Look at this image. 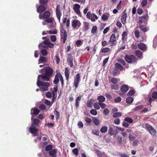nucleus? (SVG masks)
<instances>
[{"label": "nucleus", "instance_id": "47", "mask_svg": "<svg viewBox=\"0 0 157 157\" xmlns=\"http://www.w3.org/2000/svg\"><path fill=\"white\" fill-rule=\"evenodd\" d=\"M125 120L129 123H131L133 122V120L130 117H127L125 118Z\"/></svg>", "mask_w": 157, "mask_h": 157}, {"label": "nucleus", "instance_id": "10", "mask_svg": "<svg viewBox=\"0 0 157 157\" xmlns=\"http://www.w3.org/2000/svg\"><path fill=\"white\" fill-rule=\"evenodd\" d=\"M115 36L114 34H113L111 36L109 40V44H111V45L113 46L115 45L117 43V41L115 39Z\"/></svg>", "mask_w": 157, "mask_h": 157}, {"label": "nucleus", "instance_id": "36", "mask_svg": "<svg viewBox=\"0 0 157 157\" xmlns=\"http://www.w3.org/2000/svg\"><path fill=\"white\" fill-rule=\"evenodd\" d=\"M109 17V14L108 15L103 14L101 16V19L103 21H106L108 20Z\"/></svg>", "mask_w": 157, "mask_h": 157}, {"label": "nucleus", "instance_id": "29", "mask_svg": "<svg viewBox=\"0 0 157 157\" xmlns=\"http://www.w3.org/2000/svg\"><path fill=\"white\" fill-rule=\"evenodd\" d=\"M50 16V12L48 11H45L43 14V17L44 18H48Z\"/></svg>", "mask_w": 157, "mask_h": 157}, {"label": "nucleus", "instance_id": "6", "mask_svg": "<svg viewBox=\"0 0 157 157\" xmlns=\"http://www.w3.org/2000/svg\"><path fill=\"white\" fill-rule=\"evenodd\" d=\"M44 71L45 75L51 76L53 73V70L51 67H48L44 68Z\"/></svg>", "mask_w": 157, "mask_h": 157}, {"label": "nucleus", "instance_id": "44", "mask_svg": "<svg viewBox=\"0 0 157 157\" xmlns=\"http://www.w3.org/2000/svg\"><path fill=\"white\" fill-rule=\"evenodd\" d=\"M147 4V0H143L141 2V5L142 7H144Z\"/></svg>", "mask_w": 157, "mask_h": 157}, {"label": "nucleus", "instance_id": "58", "mask_svg": "<svg viewBox=\"0 0 157 157\" xmlns=\"http://www.w3.org/2000/svg\"><path fill=\"white\" fill-rule=\"evenodd\" d=\"M152 98L155 99H157V92H154L152 93Z\"/></svg>", "mask_w": 157, "mask_h": 157}, {"label": "nucleus", "instance_id": "2", "mask_svg": "<svg viewBox=\"0 0 157 157\" xmlns=\"http://www.w3.org/2000/svg\"><path fill=\"white\" fill-rule=\"evenodd\" d=\"M43 39H46V40L44 41L43 43L40 44L39 45V48L41 47L46 48L48 47L50 48H52L54 47V45L53 44L49 42V38H47V37H44L42 38Z\"/></svg>", "mask_w": 157, "mask_h": 157}, {"label": "nucleus", "instance_id": "64", "mask_svg": "<svg viewBox=\"0 0 157 157\" xmlns=\"http://www.w3.org/2000/svg\"><path fill=\"white\" fill-rule=\"evenodd\" d=\"M85 27L86 30H88L89 29V25L88 23L85 22Z\"/></svg>", "mask_w": 157, "mask_h": 157}, {"label": "nucleus", "instance_id": "46", "mask_svg": "<svg viewBox=\"0 0 157 157\" xmlns=\"http://www.w3.org/2000/svg\"><path fill=\"white\" fill-rule=\"evenodd\" d=\"M85 120L86 122L88 124L90 123L92 121L91 118L87 117H86L85 118Z\"/></svg>", "mask_w": 157, "mask_h": 157}, {"label": "nucleus", "instance_id": "43", "mask_svg": "<svg viewBox=\"0 0 157 157\" xmlns=\"http://www.w3.org/2000/svg\"><path fill=\"white\" fill-rule=\"evenodd\" d=\"M94 107L96 110H98L100 109V106L99 103H95L94 104Z\"/></svg>", "mask_w": 157, "mask_h": 157}, {"label": "nucleus", "instance_id": "26", "mask_svg": "<svg viewBox=\"0 0 157 157\" xmlns=\"http://www.w3.org/2000/svg\"><path fill=\"white\" fill-rule=\"evenodd\" d=\"M98 19L97 16L94 13L91 14V18L90 20L93 22H94L96 20Z\"/></svg>", "mask_w": 157, "mask_h": 157}, {"label": "nucleus", "instance_id": "50", "mask_svg": "<svg viewBox=\"0 0 157 157\" xmlns=\"http://www.w3.org/2000/svg\"><path fill=\"white\" fill-rule=\"evenodd\" d=\"M54 113L56 116V119L57 120L59 118V113L57 112L56 110H55L54 111Z\"/></svg>", "mask_w": 157, "mask_h": 157}, {"label": "nucleus", "instance_id": "22", "mask_svg": "<svg viewBox=\"0 0 157 157\" xmlns=\"http://www.w3.org/2000/svg\"><path fill=\"white\" fill-rule=\"evenodd\" d=\"M40 111L36 108L33 109H31V114L32 115V114L34 115H37L39 113Z\"/></svg>", "mask_w": 157, "mask_h": 157}, {"label": "nucleus", "instance_id": "17", "mask_svg": "<svg viewBox=\"0 0 157 157\" xmlns=\"http://www.w3.org/2000/svg\"><path fill=\"white\" fill-rule=\"evenodd\" d=\"M123 14L122 15L121 18V21L122 23L123 24H125L126 22V18L127 17V15L126 13L123 12Z\"/></svg>", "mask_w": 157, "mask_h": 157}, {"label": "nucleus", "instance_id": "18", "mask_svg": "<svg viewBox=\"0 0 157 157\" xmlns=\"http://www.w3.org/2000/svg\"><path fill=\"white\" fill-rule=\"evenodd\" d=\"M46 9L45 7L40 6L37 7V11L38 13H41L44 11Z\"/></svg>", "mask_w": 157, "mask_h": 157}, {"label": "nucleus", "instance_id": "7", "mask_svg": "<svg viewBox=\"0 0 157 157\" xmlns=\"http://www.w3.org/2000/svg\"><path fill=\"white\" fill-rule=\"evenodd\" d=\"M81 23L80 21L77 20H74L72 22V26L76 29H78L81 26Z\"/></svg>", "mask_w": 157, "mask_h": 157}, {"label": "nucleus", "instance_id": "31", "mask_svg": "<svg viewBox=\"0 0 157 157\" xmlns=\"http://www.w3.org/2000/svg\"><path fill=\"white\" fill-rule=\"evenodd\" d=\"M111 49L110 48H105L102 49L101 50V51L102 53H106L108 52H110Z\"/></svg>", "mask_w": 157, "mask_h": 157}, {"label": "nucleus", "instance_id": "15", "mask_svg": "<svg viewBox=\"0 0 157 157\" xmlns=\"http://www.w3.org/2000/svg\"><path fill=\"white\" fill-rule=\"evenodd\" d=\"M60 36L61 39L63 40V43H65L66 40L67 35L66 32L63 33H60Z\"/></svg>", "mask_w": 157, "mask_h": 157}, {"label": "nucleus", "instance_id": "28", "mask_svg": "<svg viewBox=\"0 0 157 157\" xmlns=\"http://www.w3.org/2000/svg\"><path fill=\"white\" fill-rule=\"evenodd\" d=\"M91 33L95 34H97L98 33V29L97 27L96 26H94L92 28L91 31Z\"/></svg>", "mask_w": 157, "mask_h": 157}, {"label": "nucleus", "instance_id": "4", "mask_svg": "<svg viewBox=\"0 0 157 157\" xmlns=\"http://www.w3.org/2000/svg\"><path fill=\"white\" fill-rule=\"evenodd\" d=\"M80 80V75L78 73L76 75L74 78L73 84L75 86V89L78 87Z\"/></svg>", "mask_w": 157, "mask_h": 157}, {"label": "nucleus", "instance_id": "30", "mask_svg": "<svg viewBox=\"0 0 157 157\" xmlns=\"http://www.w3.org/2000/svg\"><path fill=\"white\" fill-rule=\"evenodd\" d=\"M97 99L99 102H102L104 101L105 100V98L103 96L100 95L98 97Z\"/></svg>", "mask_w": 157, "mask_h": 157}, {"label": "nucleus", "instance_id": "23", "mask_svg": "<svg viewBox=\"0 0 157 157\" xmlns=\"http://www.w3.org/2000/svg\"><path fill=\"white\" fill-rule=\"evenodd\" d=\"M138 48L141 50H145L146 48L145 45L142 43L139 44L138 45Z\"/></svg>", "mask_w": 157, "mask_h": 157}, {"label": "nucleus", "instance_id": "14", "mask_svg": "<svg viewBox=\"0 0 157 157\" xmlns=\"http://www.w3.org/2000/svg\"><path fill=\"white\" fill-rule=\"evenodd\" d=\"M73 60L72 56L70 54L68 55L67 61L69 63V65L72 67L73 66L72 61Z\"/></svg>", "mask_w": 157, "mask_h": 157}, {"label": "nucleus", "instance_id": "37", "mask_svg": "<svg viewBox=\"0 0 157 157\" xmlns=\"http://www.w3.org/2000/svg\"><path fill=\"white\" fill-rule=\"evenodd\" d=\"M46 22L50 23L53 22H55L54 19L53 18H50L48 19H46L45 20Z\"/></svg>", "mask_w": 157, "mask_h": 157}, {"label": "nucleus", "instance_id": "42", "mask_svg": "<svg viewBox=\"0 0 157 157\" xmlns=\"http://www.w3.org/2000/svg\"><path fill=\"white\" fill-rule=\"evenodd\" d=\"M122 115V113L120 112L115 113L113 115V117L116 118L120 117Z\"/></svg>", "mask_w": 157, "mask_h": 157}, {"label": "nucleus", "instance_id": "53", "mask_svg": "<svg viewBox=\"0 0 157 157\" xmlns=\"http://www.w3.org/2000/svg\"><path fill=\"white\" fill-rule=\"evenodd\" d=\"M109 110L107 108H105L103 111V113L105 115H108L109 113Z\"/></svg>", "mask_w": 157, "mask_h": 157}, {"label": "nucleus", "instance_id": "38", "mask_svg": "<svg viewBox=\"0 0 157 157\" xmlns=\"http://www.w3.org/2000/svg\"><path fill=\"white\" fill-rule=\"evenodd\" d=\"M120 81L119 79L115 78H113L111 79V82L113 84H116L118 82Z\"/></svg>", "mask_w": 157, "mask_h": 157}, {"label": "nucleus", "instance_id": "25", "mask_svg": "<svg viewBox=\"0 0 157 157\" xmlns=\"http://www.w3.org/2000/svg\"><path fill=\"white\" fill-rule=\"evenodd\" d=\"M58 90L57 87H56L54 88L53 90L52 91V92L53 96L54 98L56 97V93Z\"/></svg>", "mask_w": 157, "mask_h": 157}, {"label": "nucleus", "instance_id": "35", "mask_svg": "<svg viewBox=\"0 0 157 157\" xmlns=\"http://www.w3.org/2000/svg\"><path fill=\"white\" fill-rule=\"evenodd\" d=\"M81 98V96H79L78 97L77 99H76L75 104L76 108H78V107L79 104V101H80Z\"/></svg>", "mask_w": 157, "mask_h": 157}, {"label": "nucleus", "instance_id": "16", "mask_svg": "<svg viewBox=\"0 0 157 157\" xmlns=\"http://www.w3.org/2000/svg\"><path fill=\"white\" fill-rule=\"evenodd\" d=\"M60 76V73H57L55 76V79L53 81L54 83L56 84H57L59 82Z\"/></svg>", "mask_w": 157, "mask_h": 157}, {"label": "nucleus", "instance_id": "13", "mask_svg": "<svg viewBox=\"0 0 157 157\" xmlns=\"http://www.w3.org/2000/svg\"><path fill=\"white\" fill-rule=\"evenodd\" d=\"M80 6L78 4H75L74 5V9L76 13L78 15L81 14L79 9L80 8Z\"/></svg>", "mask_w": 157, "mask_h": 157}, {"label": "nucleus", "instance_id": "3", "mask_svg": "<svg viewBox=\"0 0 157 157\" xmlns=\"http://www.w3.org/2000/svg\"><path fill=\"white\" fill-rule=\"evenodd\" d=\"M37 86L40 87L41 86L40 90L41 91H45L48 90V87L49 86V83L48 82H39V81H37Z\"/></svg>", "mask_w": 157, "mask_h": 157}, {"label": "nucleus", "instance_id": "51", "mask_svg": "<svg viewBox=\"0 0 157 157\" xmlns=\"http://www.w3.org/2000/svg\"><path fill=\"white\" fill-rule=\"evenodd\" d=\"M90 113L91 114L94 115H96L97 114V111L94 109L91 110L90 111Z\"/></svg>", "mask_w": 157, "mask_h": 157}, {"label": "nucleus", "instance_id": "34", "mask_svg": "<svg viewBox=\"0 0 157 157\" xmlns=\"http://www.w3.org/2000/svg\"><path fill=\"white\" fill-rule=\"evenodd\" d=\"M110 87L111 89L117 90L119 89V86L117 84L111 85Z\"/></svg>", "mask_w": 157, "mask_h": 157}, {"label": "nucleus", "instance_id": "45", "mask_svg": "<svg viewBox=\"0 0 157 157\" xmlns=\"http://www.w3.org/2000/svg\"><path fill=\"white\" fill-rule=\"evenodd\" d=\"M115 67L116 68L122 71L123 70V67L120 65L118 63H117L115 65Z\"/></svg>", "mask_w": 157, "mask_h": 157}, {"label": "nucleus", "instance_id": "52", "mask_svg": "<svg viewBox=\"0 0 157 157\" xmlns=\"http://www.w3.org/2000/svg\"><path fill=\"white\" fill-rule=\"evenodd\" d=\"M109 133L111 136H112L114 134V130L111 127L109 128Z\"/></svg>", "mask_w": 157, "mask_h": 157}, {"label": "nucleus", "instance_id": "62", "mask_svg": "<svg viewBox=\"0 0 157 157\" xmlns=\"http://www.w3.org/2000/svg\"><path fill=\"white\" fill-rule=\"evenodd\" d=\"M114 123L117 124H119L120 123V120L119 118H116L114 121Z\"/></svg>", "mask_w": 157, "mask_h": 157}, {"label": "nucleus", "instance_id": "20", "mask_svg": "<svg viewBox=\"0 0 157 157\" xmlns=\"http://www.w3.org/2000/svg\"><path fill=\"white\" fill-rule=\"evenodd\" d=\"M38 61L39 62L38 63V64H39L40 63H46L47 61V59L45 57L41 56L39 58Z\"/></svg>", "mask_w": 157, "mask_h": 157}, {"label": "nucleus", "instance_id": "54", "mask_svg": "<svg viewBox=\"0 0 157 157\" xmlns=\"http://www.w3.org/2000/svg\"><path fill=\"white\" fill-rule=\"evenodd\" d=\"M39 109L42 110H44L46 109V106L43 104L40 105L39 107Z\"/></svg>", "mask_w": 157, "mask_h": 157}, {"label": "nucleus", "instance_id": "49", "mask_svg": "<svg viewBox=\"0 0 157 157\" xmlns=\"http://www.w3.org/2000/svg\"><path fill=\"white\" fill-rule=\"evenodd\" d=\"M56 58V62L57 64H58L59 63V62L60 61V59L59 57V54L58 53H57L56 54L55 56Z\"/></svg>", "mask_w": 157, "mask_h": 157}, {"label": "nucleus", "instance_id": "8", "mask_svg": "<svg viewBox=\"0 0 157 157\" xmlns=\"http://www.w3.org/2000/svg\"><path fill=\"white\" fill-rule=\"evenodd\" d=\"M148 16L147 15H146L143 16L139 18L138 23L139 24L142 25V24L145 25L146 24L145 22L147 20Z\"/></svg>", "mask_w": 157, "mask_h": 157}, {"label": "nucleus", "instance_id": "55", "mask_svg": "<svg viewBox=\"0 0 157 157\" xmlns=\"http://www.w3.org/2000/svg\"><path fill=\"white\" fill-rule=\"evenodd\" d=\"M135 36L137 38H138L140 36V32L138 30H135Z\"/></svg>", "mask_w": 157, "mask_h": 157}, {"label": "nucleus", "instance_id": "21", "mask_svg": "<svg viewBox=\"0 0 157 157\" xmlns=\"http://www.w3.org/2000/svg\"><path fill=\"white\" fill-rule=\"evenodd\" d=\"M144 25H143L139 24V27L141 29L142 31H143L144 32H146L148 31L149 30L148 29L147 27H146L145 25L144 26Z\"/></svg>", "mask_w": 157, "mask_h": 157}, {"label": "nucleus", "instance_id": "41", "mask_svg": "<svg viewBox=\"0 0 157 157\" xmlns=\"http://www.w3.org/2000/svg\"><path fill=\"white\" fill-rule=\"evenodd\" d=\"M126 101L127 103H131L133 101V99L132 98L129 97L126 98Z\"/></svg>", "mask_w": 157, "mask_h": 157}, {"label": "nucleus", "instance_id": "59", "mask_svg": "<svg viewBox=\"0 0 157 157\" xmlns=\"http://www.w3.org/2000/svg\"><path fill=\"white\" fill-rule=\"evenodd\" d=\"M78 127L79 128H82L83 127V124L81 121H78Z\"/></svg>", "mask_w": 157, "mask_h": 157}, {"label": "nucleus", "instance_id": "32", "mask_svg": "<svg viewBox=\"0 0 157 157\" xmlns=\"http://www.w3.org/2000/svg\"><path fill=\"white\" fill-rule=\"evenodd\" d=\"M108 128L106 126H102L100 130V132L102 133H105L107 131Z\"/></svg>", "mask_w": 157, "mask_h": 157}, {"label": "nucleus", "instance_id": "33", "mask_svg": "<svg viewBox=\"0 0 157 157\" xmlns=\"http://www.w3.org/2000/svg\"><path fill=\"white\" fill-rule=\"evenodd\" d=\"M69 70L67 69V68L66 67L65 68V75L66 76V79L67 80L69 79Z\"/></svg>", "mask_w": 157, "mask_h": 157}, {"label": "nucleus", "instance_id": "19", "mask_svg": "<svg viewBox=\"0 0 157 157\" xmlns=\"http://www.w3.org/2000/svg\"><path fill=\"white\" fill-rule=\"evenodd\" d=\"M128 90V88L127 86L123 85L121 87V90L123 92H126Z\"/></svg>", "mask_w": 157, "mask_h": 157}, {"label": "nucleus", "instance_id": "57", "mask_svg": "<svg viewBox=\"0 0 157 157\" xmlns=\"http://www.w3.org/2000/svg\"><path fill=\"white\" fill-rule=\"evenodd\" d=\"M51 40L52 42H55L56 40V37L55 35H52L50 36Z\"/></svg>", "mask_w": 157, "mask_h": 157}, {"label": "nucleus", "instance_id": "39", "mask_svg": "<svg viewBox=\"0 0 157 157\" xmlns=\"http://www.w3.org/2000/svg\"><path fill=\"white\" fill-rule=\"evenodd\" d=\"M40 52L43 56H46L48 54V52L45 49H42L40 51Z\"/></svg>", "mask_w": 157, "mask_h": 157}, {"label": "nucleus", "instance_id": "40", "mask_svg": "<svg viewBox=\"0 0 157 157\" xmlns=\"http://www.w3.org/2000/svg\"><path fill=\"white\" fill-rule=\"evenodd\" d=\"M56 153V150L55 149H52L49 151L50 155L52 156L55 155Z\"/></svg>", "mask_w": 157, "mask_h": 157}, {"label": "nucleus", "instance_id": "60", "mask_svg": "<svg viewBox=\"0 0 157 157\" xmlns=\"http://www.w3.org/2000/svg\"><path fill=\"white\" fill-rule=\"evenodd\" d=\"M109 43V42H108L107 41L104 40L102 42V45L104 47L108 45Z\"/></svg>", "mask_w": 157, "mask_h": 157}, {"label": "nucleus", "instance_id": "56", "mask_svg": "<svg viewBox=\"0 0 157 157\" xmlns=\"http://www.w3.org/2000/svg\"><path fill=\"white\" fill-rule=\"evenodd\" d=\"M92 133L94 135L98 136L99 133V132L98 130H94L92 131Z\"/></svg>", "mask_w": 157, "mask_h": 157}, {"label": "nucleus", "instance_id": "11", "mask_svg": "<svg viewBox=\"0 0 157 157\" xmlns=\"http://www.w3.org/2000/svg\"><path fill=\"white\" fill-rule=\"evenodd\" d=\"M48 76H46V75H38V77L37 81H39V82H43L42 81H41L40 80L41 79L45 81H48L49 80V78H48Z\"/></svg>", "mask_w": 157, "mask_h": 157}, {"label": "nucleus", "instance_id": "9", "mask_svg": "<svg viewBox=\"0 0 157 157\" xmlns=\"http://www.w3.org/2000/svg\"><path fill=\"white\" fill-rule=\"evenodd\" d=\"M146 127L151 135H154L155 134L156 131L151 125L148 124H146Z\"/></svg>", "mask_w": 157, "mask_h": 157}, {"label": "nucleus", "instance_id": "48", "mask_svg": "<svg viewBox=\"0 0 157 157\" xmlns=\"http://www.w3.org/2000/svg\"><path fill=\"white\" fill-rule=\"evenodd\" d=\"M78 149L76 148L72 150V152L76 156H78Z\"/></svg>", "mask_w": 157, "mask_h": 157}, {"label": "nucleus", "instance_id": "24", "mask_svg": "<svg viewBox=\"0 0 157 157\" xmlns=\"http://www.w3.org/2000/svg\"><path fill=\"white\" fill-rule=\"evenodd\" d=\"M136 56L139 58L142 59L143 58L142 52L140 51H136L135 52Z\"/></svg>", "mask_w": 157, "mask_h": 157}, {"label": "nucleus", "instance_id": "63", "mask_svg": "<svg viewBox=\"0 0 157 157\" xmlns=\"http://www.w3.org/2000/svg\"><path fill=\"white\" fill-rule=\"evenodd\" d=\"M117 61L119 63H121L123 65H124L125 63V62L123 59L120 58L118 59L117 60Z\"/></svg>", "mask_w": 157, "mask_h": 157}, {"label": "nucleus", "instance_id": "5", "mask_svg": "<svg viewBox=\"0 0 157 157\" xmlns=\"http://www.w3.org/2000/svg\"><path fill=\"white\" fill-rule=\"evenodd\" d=\"M125 60L128 63H132L136 61V58L133 56L126 55L124 58Z\"/></svg>", "mask_w": 157, "mask_h": 157}, {"label": "nucleus", "instance_id": "61", "mask_svg": "<svg viewBox=\"0 0 157 157\" xmlns=\"http://www.w3.org/2000/svg\"><path fill=\"white\" fill-rule=\"evenodd\" d=\"M135 91L133 90H130L127 94V95L129 96H131L134 93Z\"/></svg>", "mask_w": 157, "mask_h": 157}, {"label": "nucleus", "instance_id": "1", "mask_svg": "<svg viewBox=\"0 0 157 157\" xmlns=\"http://www.w3.org/2000/svg\"><path fill=\"white\" fill-rule=\"evenodd\" d=\"M32 121L31 126L29 128V131L30 132L32 133L34 136H36L38 135V130L36 127L38 125L39 123V121L37 119H34L33 120V118L32 117L31 118Z\"/></svg>", "mask_w": 157, "mask_h": 157}, {"label": "nucleus", "instance_id": "12", "mask_svg": "<svg viewBox=\"0 0 157 157\" xmlns=\"http://www.w3.org/2000/svg\"><path fill=\"white\" fill-rule=\"evenodd\" d=\"M56 13L57 19L60 22V17L61 16L62 13L60 11V8L58 6H57L56 7Z\"/></svg>", "mask_w": 157, "mask_h": 157}, {"label": "nucleus", "instance_id": "27", "mask_svg": "<svg viewBox=\"0 0 157 157\" xmlns=\"http://www.w3.org/2000/svg\"><path fill=\"white\" fill-rule=\"evenodd\" d=\"M92 120L94 123L96 125H98L100 124L99 121L95 117L92 118Z\"/></svg>", "mask_w": 157, "mask_h": 157}]
</instances>
